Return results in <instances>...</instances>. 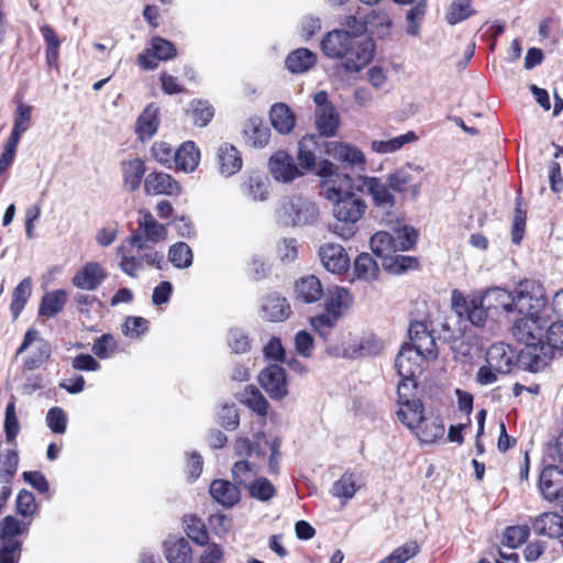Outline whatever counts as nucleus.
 Here are the masks:
<instances>
[{
  "label": "nucleus",
  "mask_w": 563,
  "mask_h": 563,
  "mask_svg": "<svg viewBox=\"0 0 563 563\" xmlns=\"http://www.w3.org/2000/svg\"><path fill=\"white\" fill-rule=\"evenodd\" d=\"M3 427L7 442L15 444V439L20 432V423L15 411L14 397L7 404Z\"/></svg>",
  "instance_id": "obj_59"
},
{
  "label": "nucleus",
  "mask_w": 563,
  "mask_h": 563,
  "mask_svg": "<svg viewBox=\"0 0 563 563\" xmlns=\"http://www.w3.org/2000/svg\"><path fill=\"white\" fill-rule=\"evenodd\" d=\"M164 555L168 563H191L192 550L189 542L183 538H168L163 543Z\"/></svg>",
  "instance_id": "obj_26"
},
{
  "label": "nucleus",
  "mask_w": 563,
  "mask_h": 563,
  "mask_svg": "<svg viewBox=\"0 0 563 563\" xmlns=\"http://www.w3.org/2000/svg\"><path fill=\"white\" fill-rule=\"evenodd\" d=\"M227 343L235 354H244L251 350V339L240 328H232L228 331Z\"/></svg>",
  "instance_id": "obj_60"
},
{
  "label": "nucleus",
  "mask_w": 563,
  "mask_h": 563,
  "mask_svg": "<svg viewBox=\"0 0 563 563\" xmlns=\"http://www.w3.org/2000/svg\"><path fill=\"white\" fill-rule=\"evenodd\" d=\"M320 186L321 195L331 202L355 195L353 192V180L347 174L338 173L328 179H322Z\"/></svg>",
  "instance_id": "obj_18"
},
{
  "label": "nucleus",
  "mask_w": 563,
  "mask_h": 563,
  "mask_svg": "<svg viewBox=\"0 0 563 563\" xmlns=\"http://www.w3.org/2000/svg\"><path fill=\"white\" fill-rule=\"evenodd\" d=\"M422 172V166L407 163L388 175V186L396 192H406L407 190L412 189V195L417 196L420 190V185L412 186L411 184L415 179V174H420Z\"/></svg>",
  "instance_id": "obj_17"
},
{
  "label": "nucleus",
  "mask_w": 563,
  "mask_h": 563,
  "mask_svg": "<svg viewBox=\"0 0 563 563\" xmlns=\"http://www.w3.org/2000/svg\"><path fill=\"white\" fill-rule=\"evenodd\" d=\"M532 529L538 536L549 538L563 537V517L556 512H544L537 517Z\"/></svg>",
  "instance_id": "obj_27"
},
{
  "label": "nucleus",
  "mask_w": 563,
  "mask_h": 563,
  "mask_svg": "<svg viewBox=\"0 0 563 563\" xmlns=\"http://www.w3.org/2000/svg\"><path fill=\"white\" fill-rule=\"evenodd\" d=\"M108 278L106 268L98 262H87L74 275L73 285L81 290L92 291Z\"/></svg>",
  "instance_id": "obj_13"
},
{
  "label": "nucleus",
  "mask_w": 563,
  "mask_h": 563,
  "mask_svg": "<svg viewBox=\"0 0 563 563\" xmlns=\"http://www.w3.org/2000/svg\"><path fill=\"white\" fill-rule=\"evenodd\" d=\"M219 170L225 176L230 177L242 168V156L235 146L224 143L218 148Z\"/></svg>",
  "instance_id": "obj_28"
},
{
  "label": "nucleus",
  "mask_w": 563,
  "mask_h": 563,
  "mask_svg": "<svg viewBox=\"0 0 563 563\" xmlns=\"http://www.w3.org/2000/svg\"><path fill=\"white\" fill-rule=\"evenodd\" d=\"M354 273L358 279L366 282L378 277L379 267L368 253H361L354 261Z\"/></svg>",
  "instance_id": "obj_49"
},
{
  "label": "nucleus",
  "mask_w": 563,
  "mask_h": 563,
  "mask_svg": "<svg viewBox=\"0 0 563 563\" xmlns=\"http://www.w3.org/2000/svg\"><path fill=\"white\" fill-rule=\"evenodd\" d=\"M258 468L255 463L246 459L236 461L232 466V478L239 487L246 488L256 478Z\"/></svg>",
  "instance_id": "obj_46"
},
{
  "label": "nucleus",
  "mask_w": 563,
  "mask_h": 563,
  "mask_svg": "<svg viewBox=\"0 0 563 563\" xmlns=\"http://www.w3.org/2000/svg\"><path fill=\"white\" fill-rule=\"evenodd\" d=\"M391 19L387 12L383 10H372L365 16L366 31L377 37H385L390 33Z\"/></svg>",
  "instance_id": "obj_40"
},
{
  "label": "nucleus",
  "mask_w": 563,
  "mask_h": 563,
  "mask_svg": "<svg viewBox=\"0 0 563 563\" xmlns=\"http://www.w3.org/2000/svg\"><path fill=\"white\" fill-rule=\"evenodd\" d=\"M352 301V297L346 288L334 287L329 290L325 299V309L328 312L335 313L336 317L342 316L343 309H346Z\"/></svg>",
  "instance_id": "obj_47"
},
{
  "label": "nucleus",
  "mask_w": 563,
  "mask_h": 563,
  "mask_svg": "<svg viewBox=\"0 0 563 563\" xmlns=\"http://www.w3.org/2000/svg\"><path fill=\"white\" fill-rule=\"evenodd\" d=\"M362 190L372 198L375 208L390 214L396 206V198L391 192L388 183H384L378 177L360 176Z\"/></svg>",
  "instance_id": "obj_12"
},
{
  "label": "nucleus",
  "mask_w": 563,
  "mask_h": 563,
  "mask_svg": "<svg viewBox=\"0 0 563 563\" xmlns=\"http://www.w3.org/2000/svg\"><path fill=\"white\" fill-rule=\"evenodd\" d=\"M550 321V314L525 313L517 319L511 328L512 335L517 341L527 346V354L532 358L533 347H539L543 340L544 327Z\"/></svg>",
  "instance_id": "obj_7"
},
{
  "label": "nucleus",
  "mask_w": 563,
  "mask_h": 563,
  "mask_svg": "<svg viewBox=\"0 0 563 563\" xmlns=\"http://www.w3.org/2000/svg\"><path fill=\"white\" fill-rule=\"evenodd\" d=\"M66 299L67 292L64 289H57L45 294L40 303V316L48 318L55 317L64 309Z\"/></svg>",
  "instance_id": "obj_42"
},
{
  "label": "nucleus",
  "mask_w": 563,
  "mask_h": 563,
  "mask_svg": "<svg viewBox=\"0 0 563 563\" xmlns=\"http://www.w3.org/2000/svg\"><path fill=\"white\" fill-rule=\"evenodd\" d=\"M416 141H418L417 134L413 131H408L387 140H374L371 142V150L377 154H391Z\"/></svg>",
  "instance_id": "obj_33"
},
{
  "label": "nucleus",
  "mask_w": 563,
  "mask_h": 563,
  "mask_svg": "<svg viewBox=\"0 0 563 563\" xmlns=\"http://www.w3.org/2000/svg\"><path fill=\"white\" fill-rule=\"evenodd\" d=\"M168 258L177 268H187L192 264V252L185 242H177L169 247Z\"/></svg>",
  "instance_id": "obj_57"
},
{
  "label": "nucleus",
  "mask_w": 563,
  "mask_h": 563,
  "mask_svg": "<svg viewBox=\"0 0 563 563\" xmlns=\"http://www.w3.org/2000/svg\"><path fill=\"white\" fill-rule=\"evenodd\" d=\"M320 46L327 57L340 59V67L350 74L358 73L374 57V43L371 40L360 41L345 30L328 32Z\"/></svg>",
  "instance_id": "obj_1"
},
{
  "label": "nucleus",
  "mask_w": 563,
  "mask_h": 563,
  "mask_svg": "<svg viewBox=\"0 0 563 563\" xmlns=\"http://www.w3.org/2000/svg\"><path fill=\"white\" fill-rule=\"evenodd\" d=\"M211 497L224 508H232L241 500L240 487L225 479H214L209 487Z\"/></svg>",
  "instance_id": "obj_22"
},
{
  "label": "nucleus",
  "mask_w": 563,
  "mask_h": 563,
  "mask_svg": "<svg viewBox=\"0 0 563 563\" xmlns=\"http://www.w3.org/2000/svg\"><path fill=\"white\" fill-rule=\"evenodd\" d=\"M117 255L120 258L121 271L130 277H136L137 271L145 266L161 268V263L164 262V255L158 253L153 245L147 244L139 232L130 235L118 247Z\"/></svg>",
  "instance_id": "obj_2"
},
{
  "label": "nucleus",
  "mask_w": 563,
  "mask_h": 563,
  "mask_svg": "<svg viewBox=\"0 0 563 563\" xmlns=\"http://www.w3.org/2000/svg\"><path fill=\"white\" fill-rule=\"evenodd\" d=\"M431 358L427 357L424 353L411 349L410 344H404L395 361L397 373L402 378L400 383H407L408 389H415L416 378L422 373L423 361Z\"/></svg>",
  "instance_id": "obj_9"
},
{
  "label": "nucleus",
  "mask_w": 563,
  "mask_h": 563,
  "mask_svg": "<svg viewBox=\"0 0 563 563\" xmlns=\"http://www.w3.org/2000/svg\"><path fill=\"white\" fill-rule=\"evenodd\" d=\"M539 489L547 500L563 498V468L553 464L545 465L539 476Z\"/></svg>",
  "instance_id": "obj_15"
},
{
  "label": "nucleus",
  "mask_w": 563,
  "mask_h": 563,
  "mask_svg": "<svg viewBox=\"0 0 563 563\" xmlns=\"http://www.w3.org/2000/svg\"><path fill=\"white\" fill-rule=\"evenodd\" d=\"M416 435L424 443H434L442 439L445 432V427L441 417L433 418L423 417L417 430H413Z\"/></svg>",
  "instance_id": "obj_38"
},
{
  "label": "nucleus",
  "mask_w": 563,
  "mask_h": 563,
  "mask_svg": "<svg viewBox=\"0 0 563 563\" xmlns=\"http://www.w3.org/2000/svg\"><path fill=\"white\" fill-rule=\"evenodd\" d=\"M251 498L267 503L276 495V488L266 477H256L246 486Z\"/></svg>",
  "instance_id": "obj_52"
},
{
  "label": "nucleus",
  "mask_w": 563,
  "mask_h": 563,
  "mask_svg": "<svg viewBox=\"0 0 563 563\" xmlns=\"http://www.w3.org/2000/svg\"><path fill=\"white\" fill-rule=\"evenodd\" d=\"M516 308L525 313L550 314L543 286L530 279L520 282L516 287Z\"/></svg>",
  "instance_id": "obj_8"
},
{
  "label": "nucleus",
  "mask_w": 563,
  "mask_h": 563,
  "mask_svg": "<svg viewBox=\"0 0 563 563\" xmlns=\"http://www.w3.org/2000/svg\"><path fill=\"white\" fill-rule=\"evenodd\" d=\"M383 266L386 271L393 274H402L408 269H416L419 266V261L417 257L393 254L387 260L383 262Z\"/></svg>",
  "instance_id": "obj_53"
},
{
  "label": "nucleus",
  "mask_w": 563,
  "mask_h": 563,
  "mask_svg": "<svg viewBox=\"0 0 563 563\" xmlns=\"http://www.w3.org/2000/svg\"><path fill=\"white\" fill-rule=\"evenodd\" d=\"M322 296V285L313 275L302 277L296 284V297L305 303L316 302L320 300Z\"/></svg>",
  "instance_id": "obj_36"
},
{
  "label": "nucleus",
  "mask_w": 563,
  "mask_h": 563,
  "mask_svg": "<svg viewBox=\"0 0 563 563\" xmlns=\"http://www.w3.org/2000/svg\"><path fill=\"white\" fill-rule=\"evenodd\" d=\"M317 63V55L305 47L291 52L285 60L287 69L292 74H302L311 69Z\"/></svg>",
  "instance_id": "obj_34"
},
{
  "label": "nucleus",
  "mask_w": 563,
  "mask_h": 563,
  "mask_svg": "<svg viewBox=\"0 0 563 563\" xmlns=\"http://www.w3.org/2000/svg\"><path fill=\"white\" fill-rule=\"evenodd\" d=\"M539 347H533L531 367L539 369L555 356L556 351L563 350V319H554L550 313V321L544 327V333Z\"/></svg>",
  "instance_id": "obj_6"
},
{
  "label": "nucleus",
  "mask_w": 563,
  "mask_h": 563,
  "mask_svg": "<svg viewBox=\"0 0 563 563\" xmlns=\"http://www.w3.org/2000/svg\"><path fill=\"white\" fill-rule=\"evenodd\" d=\"M242 401L258 416L267 415L268 402L256 387L247 386L243 393Z\"/></svg>",
  "instance_id": "obj_56"
},
{
  "label": "nucleus",
  "mask_w": 563,
  "mask_h": 563,
  "mask_svg": "<svg viewBox=\"0 0 563 563\" xmlns=\"http://www.w3.org/2000/svg\"><path fill=\"white\" fill-rule=\"evenodd\" d=\"M245 196L254 201H264L268 195V180L258 173L251 174L242 184Z\"/></svg>",
  "instance_id": "obj_41"
},
{
  "label": "nucleus",
  "mask_w": 563,
  "mask_h": 563,
  "mask_svg": "<svg viewBox=\"0 0 563 563\" xmlns=\"http://www.w3.org/2000/svg\"><path fill=\"white\" fill-rule=\"evenodd\" d=\"M199 151L194 142H185L174 155V164L178 170L194 172L199 164Z\"/></svg>",
  "instance_id": "obj_35"
},
{
  "label": "nucleus",
  "mask_w": 563,
  "mask_h": 563,
  "mask_svg": "<svg viewBox=\"0 0 563 563\" xmlns=\"http://www.w3.org/2000/svg\"><path fill=\"white\" fill-rule=\"evenodd\" d=\"M527 211L522 208L521 199L517 197L516 208L511 225V241L514 244H520L526 229Z\"/></svg>",
  "instance_id": "obj_62"
},
{
  "label": "nucleus",
  "mask_w": 563,
  "mask_h": 563,
  "mask_svg": "<svg viewBox=\"0 0 563 563\" xmlns=\"http://www.w3.org/2000/svg\"><path fill=\"white\" fill-rule=\"evenodd\" d=\"M319 256L324 268L333 274H343L350 267L349 255L340 244H323L319 250Z\"/></svg>",
  "instance_id": "obj_16"
},
{
  "label": "nucleus",
  "mask_w": 563,
  "mask_h": 563,
  "mask_svg": "<svg viewBox=\"0 0 563 563\" xmlns=\"http://www.w3.org/2000/svg\"><path fill=\"white\" fill-rule=\"evenodd\" d=\"M471 3L472 0H453L445 15L448 23L455 25L472 16L475 11L472 9Z\"/></svg>",
  "instance_id": "obj_54"
},
{
  "label": "nucleus",
  "mask_w": 563,
  "mask_h": 563,
  "mask_svg": "<svg viewBox=\"0 0 563 563\" xmlns=\"http://www.w3.org/2000/svg\"><path fill=\"white\" fill-rule=\"evenodd\" d=\"M332 203V213L335 221L330 224V230L342 239L347 240L356 233V224L364 216L367 205L356 195L347 196Z\"/></svg>",
  "instance_id": "obj_4"
},
{
  "label": "nucleus",
  "mask_w": 563,
  "mask_h": 563,
  "mask_svg": "<svg viewBox=\"0 0 563 563\" xmlns=\"http://www.w3.org/2000/svg\"><path fill=\"white\" fill-rule=\"evenodd\" d=\"M452 307L460 318L482 328L487 320V307L479 297L466 298L457 289L452 291Z\"/></svg>",
  "instance_id": "obj_11"
},
{
  "label": "nucleus",
  "mask_w": 563,
  "mask_h": 563,
  "mask_svg": "<svg viewBox=\"0 0 563 563\" xmlns=\"http://www.w3.org/2000/svg\"><path fill=\"white\" fill-rule=\"evenodd\" d=\"M33 282L31 277L23 278L13 289L10 310L13 319H18L32 294Z\"/></svg>",
  "instance_id": "obj_44"
},
{
  "label": "nucleus",
  "mask_w": 563,
  "mask_h": 563,
  "mask_svg": "<svg viewBox=\"0 0 563 563\" xmlns=\"http://www.w3.org/2000/svg\"><path fill=\"white\" fill-rule=\"evenodd\" d=\"M339 114L334 107L317 109L316 125L319 133L323 136H333L339 128Z\"/></svg>",
  "instance_id": "obj_43"
},
{
  "label": "nucleus",
  "mask_w": 563,
  "mask_h": 563,
  "mask_svg": "<svg viewBox=\"0 0 563 563\" xmlns=\"http://www.w3.org/2000/svg\"><path fill=\"white\" fill-rule=\"evenodd\" d=\"M361 485L354 473H344L331 487V494L334 497L349 500L354 497Z\"/></svg>",
  "instance_id": "obj_45"
},
{
  "label": "nucleus",
  "mask_w": 563,
  "mask_h": 563,
  "mask_svg": "<svg viewBox=\"0 0 563 563\" xmlns=\"http://www.w3.org/2000/svg\"><path fill=\"white\" fill-rule=\"evenodd\" d=\"M272 125L282 134H288L295 126V114L286 103H275L269 111Z\"/></svg>",
  "instance_id": "obj_37"
},
{
  "label": "nucleus",
  "mask_w": 563,
  "mask_h": 563,
  "mask_svg": "<svg viewBox=\"0 0 563 563\" xmlns=\"http://www.w3.org/2000/svg\"><path fill=\"white\" fill-rule=\"evenodd\" d=\"M339 319L335 313L327 311L311 318L310 322L314 331L327 342Z\"/></svg>",
  "instance_id": "obj_61"
},
{
  "label": "nucleus",
  "mask_w": 563,
  "mask_h": 563,
  "mask_svg": "<svg viewBox=\"0 0 563 563\" xmlns=\"http://www.w3.org/2000/svg\"><path fill=\"white\" fill-rule=\"evenodd\" d=\"M265 438L264 433L255 434L253 440H250L246 437H240L234 442V453L243 459L252 456L263 459L265 456V451L262 448V443Z\"/></svg>",
  "instance_id": "obj_39"
},
{
  "label": "nucleus",
  "mask_w": 563,
  "mask_h": 563,
  "mask_svg": "<svg viewBox=\"0 0 563 563\" xmlns=\"http://www.w3.org/2000/svg\"><path fill=\"white\" fill-rule=\"evenodd\" d=\"M408 333L410 339L408 344H410L411 349L424 353L427 357H437V344L434 338L428 331L427 325L423 322H411Z\"/></svg>",
  "instance_id": "obj_19"
},
{
  "label": "nucleus",
  "mask_w": 563,
  "mask_h": 563,
  "mask_svg": "<svg viewBox=\"0 0 563 563\" xmlns=\"http://www.w3.org/2000/svg\"><path fill=\"white\" fill-rule=\"evenodd\" d=\"M261 312L264 319L279 322L289 317L290 306L285 297L278 294H271L263 299Z\"/></svg>",
  "instance_id": "obj_25"
},
{
  "label": "nucleus",
  "mask_w": 563,
  "mask_h": 563,
  "mask_svg": "<svg viewBox=\"0 0 563 563\" xmlns=\"http://www.w3.org/2000/svg\"><path fill=\"white\" fill-rule=\"evenodd\" d=\"M486 362L500 374H507L515 364V353L505 343H495L486 352Z\"/></svg>",
  "instance_id": "obj_23"
},
{
  "label": "nucleus",
  "mask_w": 563,
  "mask_h": 563,
  "mask_svg": "<svg viewBox=\"0 0 563 563\" xmlns=\"http://www.w3.org/2000/svg\"><path fill=\"white\" fill-rule=\"evenodd\" d=\"M530 534V527L527 525L511 526L505 530L504 544L515 549L522 544Z\"/></svg>",
  "instance_id": "obj_64"
},
{
  "label": "nucleus",
  "mask_w": 563,
  "mask_h": 563,
  "mask_svg": "<svg viewBox=\"0 0 563 563\" xmlns=\"http://www.w3.org/2000/svg\"><path fill=\"white\" fill-rule=\"evenodd\" d=\"M159 109L154 103H150L139 115L135 123V133L144 142L152 139L159 126Z\"/></svg>",
  "instance_id": "obj_24"
},
{
  "label": "nucleus",
  "mask_w": 563,
  "mask_h": 563,
  "mask_svg": "<svg viewBox=\"0 0 563 563\" xmlns=\"http://www.w3.org/2000/svg\"><path fill=\"white\" fill-rule=\"evenodd\" d=\"M29 522H22L14 516H5L0 522V541H19L18 536L26 533L29 531Z\"/></svg>",
  "instance_id": "obj_48"
},
{
  "label": "nucleus",
  "mask_w": 563,
  "mask_h": 563,
  "mask_svg": "<svg viewBox=\"0 0 563 563\" xmlns=\"http://www.w3.org/2000/svg\"><path fill=\"white\" fill-rule=\"evenodd\" d=\"M278 221L284 225H310L319 218L318 206L303 197H289L282 201L277 211Z\"/></svg>",
  "instance_id": "obj_5"
},
{
  "label": "nucleus",
  "mask_w": 563,
  "mask_h": 563,
  "mask_svg": "<svg viewBox=\"0 0 563 563\" xmlns=\"http://www.w3.org/2000/svg\"><path fill=\"white\" fill-rule=\"evenodd\" d=\"M188 113H190L196 125L206 126L213 118L214 110L208 101L192 100L189 104Z\"/></svg>",
  "instance_id": "obj_58"
},
{
  "label": "nucleus",
  "mask_w": 563,
  "mask_h": 563,
  "mask_svg": "<svg viewBox=\"0 0 563 563\" xmlns=\"http://www.w3.org/2000/svg\"><path fill=\"white\" fill-rule=\"evenodd\" d=\"M144 189L147 195L178 196L181 187L166 173H151L145 177Z\"/></svg>",
  "instance_id": "obj_21"
},
{
  "label": "nucleus",
  "mask_w": 563,
  "mask_h": 563,
  "mask_svg": "<svg viewBox=\"0 0 563 563\" xmlns=\"http://www.w3.org/2000/svg\"><path fill=\"white\" fill-rule=\"evenodd\" d=\"M124 188L133 192L140 188L142 179L146 173V166L143 159L133 158L121 163Z\"/></svg>",
  "instance_id": "obj_29"
},
{
  "label": "nucleus",
  "mask_w": 563,
  "mask_h": 563,
  "mask_svg": "<svg viewBox=\"0 0 563 563\" xmlns=\"http://www.w3.org/2000/svg\"><path fill=\"white\" fill-rule=\"evenodd\" d=\"M40 32L45 42V62L49 68H54L59 70V48L60 41L55 32V30L48 25L43 24L40 26Z\"/></svg>",
  "instance_id": "obj_32"
},
{
  "label": "nucleus",
  "mask_w": 563,
  "mask_h": 563,
  "mask_svg": "<svg viewBox=\"0 0 563 563\" xmlns=\"http://www.w3.org/2000/svg\"><path fill=\"white\" fill-rule=\"evenodd\" d=\"M333 156L351 166L363 167L366 163L363 152L354 145L340 143L334 146Z\"/></svg>",
  "instance_id": "obj_50"
},
{
  "label": "nucleus",
  "mask_w": 563,
  "mask_h": 563,
  "mask_svg": "<svg viewBox=\"0 0 563 563\" xmlns=\"http://www.w3.org/2000/svg\"><path fill=\"white\" fill-rule=\"evenodd\" d=\"M185 532L189 539L199 545H208L209 533L205 522L196 516L184 518Z\"/></svg>",
  "instance_id": "obj_51"
},
{
  "label": "nucleus",
  "mask_w": 563,
  "mask_h": 563,
  "mask_svg": "<svg viewBox=\"0 0 563 563\" xmlns=\"http://www.w3.org/2000/svg\"><path fill=\"white\" fill-rule=\"evenodd\" d=\"M245 142L254 147L265 146L271 137L269 129L257 117L250 118L243 129Z\"/></svg>",
  "instance_id": "obj_31"
},
{
  "label": "nucleus",
  "mask_w": 563,
  "mask_h": 563,
  "mask_svg": "<svg viewBox=\"0 0 563 563\" xmlns=\"http://www.w3.org/2000/svg\"><path fill=\"white\" fill-rule=\"evenodd\" d=\"M51 345L46 342H42L36 351L24 360L23 369L34 371L40 368L51 357Z\"/></svg>",
  "instance_id": "obj_63"
},
{
  "label": "nucleus",
  "mask_w": 563,
  "mask_h": 563,
  "mask_svg": "<svg viewBox=\"0 0 563 563\" xmlns=\"http://www.w3.org/2000/svg\"><path fill=\"white\" fill-rule=\"evenodd\" d=\"M269 169L276 180L292 181L301 175L294 158L284 151L276 152L269 159Z\"/></svg>",
  "instance_id": "obj_20"
},
{
  "label": "nucleus",
  "mask_w": 563,
  "mask_h": 563,
  "mask_svg": "<svg viewBox=\"0 0 563 563\" xmlns=\"http://www.w3.org/2000/svg\"><path fill=\"white\" fill-rule=\"evenodd\" d=\"M261 386L273 399L280 400L288 394L285 369L279 365H268L258 376Z\"/></svg>",
  "instance_id": "obj_14"
},
{
  "label": "nucleus",
  "mask_w": 563,
  "mask_h": 563,
  "mask_svg": "<svg viewBox=\"0 0 563 563\" xmlns=\"http://www.w3.org/2000/svg\"><path fill=\"white\" fill-rule=\"evenodd\" d=\"M411 391L412 389H408L407 383H399L397 389L399 409L396 413L398 419L413 431L419 428L424 416L422 401L415 398Z\"/></svg>",
  "instance_id": "obj_10"
},
{
  "label": "nucleus",
  "mask_w": 563,
  "mask_h": 563,
  "mask_svg": "<svg viewBox=\"0 0 563 563\" xmlns=\"http://www.w3.org/2000/svg\"><path fill=\"white\" fill-rule=\"evenodd\" d=\"M420 552V547L415 540H409L406 543L396 548L388 556L380 560L378 563H406L415 558Z\"/></svg>",
  "instance_id": "obj_55"
},
{
  "label": "nucleus",
  "mask_w": 563,
  "mask_h": 563,
  "mask_svg": "<svg viewBox=\"0 0 563 563\" xmlns=\"http://www.w3.org/2000/svg\"><path fill=\"white\" fill-rule=\"evenodd\" d=\"M487 309H503L511 312L516 309V290L511 294L506 289L495 287L488 289L483 297H479Z\"/></svg>",
  "instance_id": "obj_30"
},
{
  "label": "nucleus",
  "mask_w": 563,
  "mask_h": 563,
  "mask_svg": "<svg viewBox=\"0 0 563 563\" xmlns=\"http://www.w3.org/2000/svg\"><path fill=\"white\" fill-rule=\"evenodd\" d=\"M418 240V231L412 227L400 225L393 232L378 231L369 241L373 253L383 258V262L397 252L411 250Z\"/></svg>",
  "instance_id": "obj_3"
}]
</instances>
